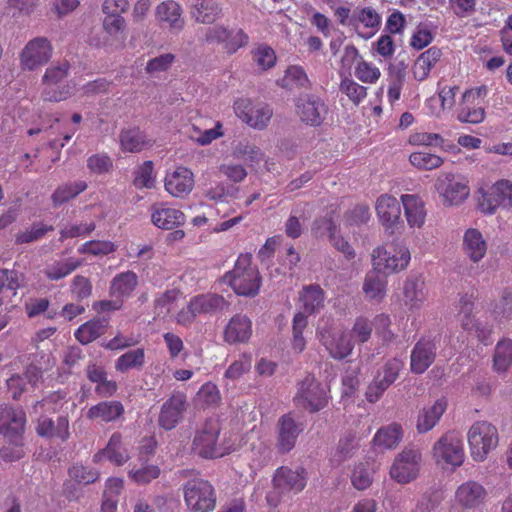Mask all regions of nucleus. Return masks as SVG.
I'll return each instance as SVG.
<instances>
[{
  "label": "nucleus",
  "instance_id": "f257e3e1",
  "mask_svg": "<svg viewBox=\"0 0 512 512\" xmlns=\"http://www.w3.org/2000/svg\"><path fill=\"white\" fill-rule=\"evenodd\" d=\"M224 280L240 296L254 297L259 293L261 276L257 267L251 266V255L241 254L232 271L225 274Z\"/></svg>",
  "mask_w": 512,
  "mask_h": 512
},
{
  "label": "nucleus",
  "instance_id": "f03ea898",
  "mask_svg": "<svg viewBox=\"0 0 512 512\" xmlns=\"http://www.w3.org/2000/svg\"><path fill=\"white\" fill-rule=\"evenodd\" d=\"M220 424L216 419H207L196 431L193 451L202 458H220L232 450V445L226 440L219 442Z\"/></svg>",
  "mask_w": 512,
  "mask_h": 512
},
{
  "label": "nucleus",
  "instance_id": "7ed1b4c3",
  "mask_svg": "<svg viewBox=\"0 0 512 512\" xmlns=\"http://www.w3.org/2000/svg\"><path fill=\"white\" fill-rule=\"evenodd\" d=\"M371 256L373 267L386 276L405 269L410 261L409 250L394 242L377 247Z\"/></svg>",
  "mask_w": 512,
  "mask_h": 512
},
{
  "label": "nucleus",
  "instance_id": "20e7f679",
  "mask_svg": "<svg viewBox=\"0 0 512 512\" xmlns=\"http://www.w3.org/2000/svg\"><path fill=\"white\" fill-rule=\"evenodd\" d=\"M467 439L470 447L471 457L478 462H482L487 455L498 445L497 428L489 422H475L467 433Z\"/></svg>",
  "mask_w": 512,
  "mask_h": 512
},
{
  "label": "nucleus",
  "instance_id": "39448f33",
  "mask_svg": "<svg viewBox=\"0 0 512 512\" xmlns=\"http://www.w3.org/2000/svg\"><path fill=\"white\" fill-rule=\"evenodd\" d=\"M69 70L70 64L67 61L46 69L42 79L45 86L42 97L45 101L59 102L71 94L72 87L66 82Z\"/></svg>",
  "mask_w": 512,
  "mask_h": 512
},
{
  "label": "nucleus",
  "instance_id": "423d86ee",
  "mask_svg": "<svg viewBox=\"0 0 512 512\" xmlns=\"http://www.w3.org/2000/svg\"><path fill=\"white\" fill-rule=\"evenodd\" d=\"M229 303L218 294H201L193 297L186 308L177 315V322L181 325L191 324L198 315L213 314L228 308Z\"/></svg>",
  "mask_w": 512,
  "mask_h": 512
},
{
  "label": "nucleus",
  "instance_id": "0eeeda50",
  "mask_svg": "<svg viewBox=\"0 0 512 512\" xmlns=\"http://www.w3.org/2000/svg\"><path fill=\"white\" fill-rule=\"evenodd\" d=\"M184 499L192 512H210L216 505L215 490L204 479L189 480L184 486Z\"/></svg>",
  "mask_w": 512,
  "mask_h": 512
},
{
  "label": "nucleus",
  "instance_id": "6e6552de",
  "mask_svg": "<svg viewBox=\"0 0 512 512\" xmlns=\"http://www.w3.org/2000/svg\"><path fill=\"white\" fill-rule=\"evenodd\" d=\"M432 454L438 465L460 467L464 462L461 438L454 431L445 433L435 442Z\"/></svg>",
  "mask_w": 512,
  "mask_h": 512
},
{
  "label": "nucleus",
  "instance_id": "1a4fd4ad",
  "mask_svg": "<svg viewBox=\"0 0 512 512\" xmlns=\"http://www.w3.org/2000/svg\"><path fill=\"white\" fill-rule=\"evenodd\" d=\"M294 401L298 406L314 413L327 405V395L314 375L307 374L299 383Z\"/></svg>",
  "mask_w": 512,
  "mask_h": 512
},
{
  "label": "nucleus",
  "instance_id": "9d476101",
  "mask_svg": "<svg viewBox=\"0 0 512 512\" xmlns=\"http://www.w3.org/2000/svg\"><path fill=\"white\" fill-rule=\"evenodd\" d=\"M403 362L398 358L387 360L377 371L373 381L367 387L365 396L368 402L375 403L382 394L396 381Z\"/></svg>",
  "mask_w": 512,
  "mask_h": 512
},
{
  "label": "nucleus",
  "instance_id": "9b49d317",
  "mask_svg": "<svg viewBox=\"0 0 512 512\" xmlns=\"http://www.w3.org/2000/svg\"><path fill=\"white\" fill-rule=\"evenodd\" d=\"M422 455L418 449L406 447L395 458L390 475L398 483L406 484L417 478Z\"/></svg>",
  "mask_w": 512,
  "mask_h": 512
},
{
  "label": "nucleus",
  "instance_id": "f8f14e48",
  "mask_svg": "<svg viewBox=\"0 0 512 512\" xmlns=\"http://www.w3.org/2000/svg\"><path fill=\"white\" fill-rule=\"evenodd\" d=\"M318 338L329 355L336 360L345 359L352 353L354 348V343L348 333L327 325L319 328Z\"/></svg>",
  "mask_w": 512,
  "mask_h": 512
},
{
  "label": "nucleus",
  "instance_id": "ddd939ff",
  "mask_svg": "<svg viewBox=\"0 0 512 512\" xmlns=\"http://www.w3.org/2000/svg\"><path fill=\"white\" fill-rule=\"evenodd\" d=\"M53 48L45 37L30 40L20 54L21 66L25 70H35L49 62Z\"/></svg>",
  "mask_w": 512,
  "mask_h": 512
},
{
  "label": "nucleus",
  "instance_id": "4468645a",
  "mask_svg": "<svg viewBox=\"0 0 512 512\" xmlns=\"http://www.w3.org/2000/svg\"><path fill=\"white\" fill-rule=\"evenodd\" d=\"M234 110L243 122L258 130L265 129L273 115V110L268 105L254 106L248 99L237 100Z\"/></svg>",
  "mask_w": 512,
  "mask_h": 512
},
{
  "label": "nucleus",
  "instance_id": "2eb2a0df",
  "mask_svg": "<svg viewBox=\"0 0 512 512\" xmlns=\"http://www.w3.org/2000/svg\"><path fill=\"white\" fill-rule=\"evenodd\" d=\"M306 482L307 472L301 466L295 469L282 466L276 470L273 476V485L279 494L289 492L297 494L305 488Z\"/></svg>",
  "mask_w": 512,
  "mask_h": 512
},
{
  "label": "nucleus",
  "instance_id": "dca6fc26",
  "mask_svg": "<svg viewBox=\"0 0 512 512\" xmlns=\"http://www.w3.org/2000/svg\"><path fill=\"white\" fill-rule=\"evenodd\" d=\"M295 107L301 121L310 126H319L327 114L325 103L313 94H301L296 99Z\"/></svg>",
  "mask_w": 512,
  "mask_h": 512
},
{
  "label": "nucleus",
  "instance_id": "f3484780",
  "mask_svg": "<svg viewBox=\"0 0 512 512\" xmlns=\"http://www.w3.org/2000/svg\"><path fill=\"white\" fill-rule=\"evenodd\" d=\"M512 207V182L500 180L496 182L479 202V207L486 214H493L498 207Z\"/></svg>",
  "mask_w": 512,
  "mask_h": 512
},
{
  "label": "nucleus",
  "instance_id": "a211bd4d",
  "mask_svg": "<svg viewBox=\"0 0 512 512\" xmlns=\"http://www.w3.org/2000/svg\"><path fill=\"white\" fill-rule=\"evenodd\" d=\"M187 409L185 394L174 392L171 397L162 405L158 423L165 430H171L181 421Z\"/></svg>",
  "mask_w": 512,
  "mask_h": 512
},
{
  "label": "nucleus",
  "instance_id": "6ab92c4d",
  "mask_svg": "<svg viewBox=\"0 0 512 512\" xmlns=\"http://www.w3.org/2000/svg\"><path fill=\"white\" fill-rule=\"evenodd\" d=\"M277 447L281 453H288L296 444L298 436L304 430L303 423L296 422L291 413L281 416L277 423Z\"/></svg>",
  "mask_w": 512,
  "mask_h": 512
},
{
  "label": "nucleus",
  "instance_id": "aec40b11",
  "mask_svg": "<svg viewBox=\"0 0 512 512\" xmlns=\"http://www.w3.org/2000/svg\"><path fill=\"white\" fill-rule=\"evenodd\" d=\"M436 355V344L432 340L420 339L411 351V372L414 374L424 373L433 364Z\"/></svg>",
  "mask_w": 512,
  "mask_h": 512
},
{
  "label": "nucleus",
  "instance_id": "412c9836",
  "mask_svg": "<svg viewBox=\"0 0 512 512\" xmlns=\"http://www.w3.org/2000/svg\"><path fill=\"white\" fill-rule=\"evenodd\" d=\"M437 189L448 205H459L469 195V188L465 184L456 181L452 174H445L440 177L437 181Z\"/></svg>",
  "mask_w": 512,
  "mask_h": 512
},
{
  "label": "nucleus",
  "instance_id": "4be33fe9",
  "mask_svg": "<svg viewBox=\"0 0 512 512\" xmlns=\"http://www.w3.org/2000/svg\"><path fill=\"white\" fill-rule=\"evenodd\" d=\"M193 186V173L185 167H178L165 178V189L174 197H185L192 191Z\"/></svg>",
  "mask_w": 512,
  "mask_h": 512
},
{
  "label": "nucleus",
  "instance_id": "5701e85b",
  "mask_svg": "<svg viewBox=\"0 0 512 512\" xmlns=\"http://www.w3.org/2000/svg\"><path fill=\"white\" fill-rule=\"evenodd\" d=\"M376 211L386 228L396 229L401 223V205L394 196L381 195L376 202Z\"/></svg>",
  "mask_w": 512,
  "mask_h": 512
},
{
  "label": "nucleus",
  "instance_id": "b1692460",
  "mask_svg": "<svg viewBox=\"0 0 512 512\" xmlns=\"http://www.w3.org/2000/svg\"><path fill=\"white\" fill-rule=\"evenodd\" d=\"M25 413L10 407H0V433L11 440L18 438L24 431Z\"/></svg>",
  "mask_w": 512,
  "mask_h": 512
},
{
  "label": "nucleus",
  "instance_id": "393cba45",
  "mask_svg": "<svg viewBox=\"0 0 512 512\" xmlns=\"http://www.w3.org/2000/svg\"><path fill=\"white\" fill-rule=\"evenodd\" d=\"M252 335V322L243 314L233 316L224 330V340L229 344L246 343Z\"/></svg>",
  "mask_w": 512,
  "mask_h": 512
},
{
  "label": "nucleus",
  "instance_id": "a878e982",
  "mask_svg": "<svg viewBox=\"0 0 512 512\" xmlns=\"http://www.w3.org/2000/svg\"><path fill=\"white\" fill-rule=\"evenodd\" d=\"M463 251L474 263H478L485 256L487 243L479 230L475 228L466 230L463 236Z\"/></svg>",
  "mask_w": 512,
  "mask_h": 512
},
{
  "label": "nucleus",
  "instance_id": "bb28decb",
  "mask_svg": "<svg viewBox=\"0 0 512 512\" xmlns=\"http://www.w3.org/2000/svg\"><path fill=\"white\" fill-rule=\"evenodd\" d=\"M446 407V401L438 399L433 405L421 409L416 424L418 433H426L433 429L445 412Z\"/></svg>",
  "mask_w": 512,
  "mask_h": 512
},
{
  "label": "nucleus",
  "instance_id": "cd10ccee",
  "mask_svg": "<svg viewBox=\"0 0 512 512\" xmlns=\"http://www.w3.org/2000/svg\"><path fill=\"white\" fill-rule=\"evenodd\" d=\"M486 491L475 481H468L459 486L456 491L457 501L466 508H475L483 503Z\"/></svg>",
  "mask_w": 512,
  "mask_h": 512
},
{
  "label": "nucleus",
  "instance_id": "c85d7f7f",
  "mask_svg": "<svg viewBox=\"0 0 512 512\" xmlns=\"http://www.w3.org/2000/svg\"><path fill=\"white\" fill-rule=\"evenodd\" d=\"M119 142L124 152L138 153L146 147L152 145V141L147 138L144 132L139 128H129L121 130L119 134Z\"/></svg>",
  "mask_w": 512,
  "mask_h": 512
},
{
  "label": "nucleus",
  "instance_id": "c756f323",
  "mask_svg": "<svg viewBox=\"0 0 512 512\" xmlns=\"http://www.w3.org/2000/svg\"><path fill=\"white\" fill-rule=\"evenodd\" d=\"M151 220L155 226L164 230H171L185 223V215L180 210L154 206Z\"/></svg>",
  "mask_w": 512,
  "mask_h": 512
},
{
  "label": "nucleus",
  "instance_id": "7c9ffc66",
  "mask_svg": "<svg viewBox=\"0 0 512 512\" xmlns=\"http://www.w3.org/2000/svg\"><path fill=\"white\" fill-rule=\"evenodd\" d=\"M124 414V407L119 401H103L89 408L87 418L113 422Z\"/></svg>",
  "mask_w": 512,
  "mask_h": 512
},
{
  "label": "nucleus",
  "instance_id": "2f4dec72",
  "mask_svg": "<svg viewBox=\"0 0 512 512\" xmlns=\"http://www.w3.org/2000/svg\"><path fill=\"white\" fill-rule=\"evenodd\" d=\"M38 435L42 437H57L66 441L69 436V420L66 416H59L56 420L44 418L38 423Z\"/></svg>",
  "mask_w": 512,
  "mask_h": 512
},
{
  "label": "nucleus",
  "instance_id": "473e14b6",
  "mask_svg": "<svg viewBox=\"0 0 512 512\" xmlns=\"http://www.w3.org/2000/svg\"><path fill=\"white\" fill-rule=\"evenodd\" d=\"M299 299L303 303L305 313H318L324 308L325 294L318 284L304 286L299 293Z\"/></svg>",
  "mask_w": 512,
  "mask_h": 512
},
{
  "label": "nucleus",
  "instance_id": "72a5a7b5",
  "mask_svg": "<svg viewBox=\"0 0 512 512\" xmlns=\"http://www.w3.org/2000/svg\"><path fill=\"white\" fill-rule=\"evenodd\" d=\"M401 201L409 226L420 228L426 216L423 202L417 196L410 194L402 195Z\"/></svg>",
  "mask_w": 512,
  "mask_h": 512
},
{
  "label": "nucleus",
  "instance_id": "f704fd0d",
  "mask_svg": "<svg viewBox=\"0 0 512 512\" xmlns=\"http://www.w3.org/2000/svg\"><path fill=\"white\" fill-rule=\"evenodd\" d=\"M386 275L381 271H377L374 267L373 270L366 274L363 292L365 296L371 300H381L385 296L386 290Z\"/></svg>",
  "mask_w": 512,
  "mask_h": 512
},
{
  "label": "nucleus",
  "instance_id": "c9c22d12",
  "mask_svg": "<svg viewBox=\"0 0 512 512\" xmlns=\"http://www.w3.org/2000/svg\"><path fill=\"white\" fill-rule=\"evenodd\" d=\"M108 327V319L95 318L82 324L75 332L76 339L86 345L103 335Z\"/></svg>",
  "mask_w": 512,
  "mask_h": 512
},
{
  "label": "nucleus",
  "instance_id": "e433bc0d",
  "mask_svg": "<svg viewBox=\"0 0 512 512\" xmlns=\"http://www.w3.org/2000/svg\"><path fill=\"white\" fill-rule=\"evenodd\" d=\"M442 56V51L437 47H431L423 52L415 61L413 67L414 77L419 80H425L431 68L439 61Z\"/></svg>",
  "mask_w": 512,
  "mask_h": 512
},
{
  "label": "nucleus",
  "instance_id": "4c0bfd02",
  "mask_svg": "<svg viewBox=\"0 0 512 512\" xmlns=\"http://www.w3.org/2000/svg\"><path fill=\"white\" fill-rule=\"evenodd\" d=\"M425 283L419 276L409 277L403 287L404 301L410 307H417L426 298Z\"/></svg>",
  "mask_w": 512,
  "mask_h": 512
},
{
  "label": "nucleus",
  "instance_id": "58836bf2",
  "mask_svg": "<svg viewBox=\"0 0 512 512\" xmlns=\"http://www.w3.org/2000/svg\"><path fill=\"white\" fill-rule=\"evenodd\" d=\"M220 13L221 8L215 0H197L191 10L192 17L203 24L213 23Z\"/></svg>",
  "mask_w": 512,
  "mask_h": 512
},
{
  "label": "nucleus",
  "instance_id": "ea45409f",
  "mask_svg": "<svg viewBox=\"0 0 512 512\" xmlns=\"http://www.w3.org/2000/svg\"><path fill=\"white\" fill-rule=\"evenodd\" d=\"M156 17L161 22L169 23L171 28L181 30L183 27V22L180 19L181 7L173 0L160 3L156 7Z\"/></svg>",
  "mask_w": 512,
  "mask_h": 512
},
{
  "label": "nucleus",
  "instance_id": "a19ab883",
  "mask_svg": "<svg viewBox=\"0 0 512 512\" xmlns=\"http://www.w3.org/2000/svg\"><path fill=\"white\" fill-rule=\"evenodd\" d=\"M402 428L394 423L378 430L374 436V445L383 449L395 448L402 438Z\"/></svg>",
  "mask_w": 512,
  "mask_h": 512
},
{
  "label": "nucleus",
  "instance_id": "79ce46f5",
  "mask_svg": "<svg viewBox=\"0 0 512 512\" xmlns=\"http://www.w3.org/2000/svg\"><path fill=\"white\" fill-rule=\"evenodd\" d=\"M138 285V276L133 271H126L116 275L110 286L114 296H129Z\"/></svg>",
  "mask_w": 512,
  "mask_h": 512
},
{
  "label": "nucleus",
  "instance_id": "37998d69",
  "mask_svg": "<svg viewBox=\"0 0 512 512\" xmlns=\"http://www.w3.org/2000/svg\"><path fill=\"white\" fill-rule=\"evenodd\" d=\"M87 188V184L83 181L74 183H65L60 185L51 195L54 207H59L70 199L75 198Z\"/></svg>",
  "mask_w": 512,
  "mask_h": 512
},
{
  "label": "nucleus",
  "instance_id": "c03bdc74",
  "mask_svg": "<svg viewBox=\"0 0 512 512\" xmlns=\"http://www.w3.org/2000/svg\"><path fill=\"white\" fill-rule=\"evenodd\" d=\"M322 224L327 230L330 243L334 248L343 253L347 259H352L355 256L354 249L341 235L337 234L335 223L331 219H322Z\"/></svg>",
  "mask_w": 512,
  "mask_h": 512
},
{
  "label": "nucleus",
  "instance_id": "a18cd8bd",
  "mask_svg": "<svg viewBox=\"0 0 512 512\" xmlns=\"http://www.w3.org/2000/svg\"><path fill=\"white\" fill-rule=\"evenodd\" d=\"M493 363L497 372H505L512 365V340H502L497 343Z\"/></svg>",
  "mask_w": 512,
  "mask_h": 512
},
{
  "label": "nucleus",
  "instance_id": "49530a36",
  "mask_svg": "<svg viewBox=\"0 0 512 512\" xmlns=\"http://www.w3.org/2000/svg\"><path fill=\"white\" fill-rule=\"evenodd\" d=\"M82 262L74 258H67L54 263L45 270V275L52 281H58L81 266Z\"/></svg>",
  "mask_w": 512,
  "mask_h": 512
},
{
  "label": "nucleus",
  "instance_id": "de8ad7c7",
  "mask_svg": "<svg viewBox=\"0 0 512 512\" xmlns=\"http://www.w3.org/2000/svg\"><path fill=\"white\" fill-rule=\"evenodd\" d=\"M144 358L145 354L142 348L128 351L117 359L115 369L124 373L132 368H141L144 365Z\"/></svg>",
  "mask_w": 512,
  "mask_h": 512
},
{
  "label": "nucleus",
  "instance_id": "09e8293b",
  "mask_svg": "<svg viewBox=\"0 0 512 512\" xmlns=\"http://www.w3.org/2000/svg\"><path fill=\"white\" fill-rule=\"evenodd\" d=\"M308 83V77L302 67L290 66L279 85L287 90H292L295 87H306Z\"/></svg>",
  "mask_w": 512,
  "mask_h": 512
},
{
  "label": "nucleus",
  "instance_id": "8fccbe9b",
  "mask_svg": "<svg viewBox=\"0 0 512 512\" xmlns=\"http://www.w3.org/2000/svg\"><path fill=\"white\" fill-rule=\"evenodd\" d=\"M68 474L71 479H73L78 484L89 485L96 482L100 473L98 470L94 468H90L88 466H84L81 463H76L71 466L68 470Z\"/></svg>",
  "mask_w": 512,
  "mask_h": 512
},
{
  "label": "nucleus",
  "instance_id": "3c124183",
  "mask_svg": "<svg viewBox=\"0 0 512 512\" xmlns=\"http://www.w3.org/2000/svg\"><path fill=\"white\" fill-rule=\"evenodd\" d=\"M410 163L420 170H432L440 167L443 159L428 152H414L409 156Z\"/></svg>",
  "mask_w": 512,
  "mask_h": 512
},
{
  "label": "nucleus",
  "instance_id": "603ef678",
  "mask_svg": "<svg viewBox=\"0 0 512 512\" xmlns=\"http://www.w3.org/2000/svg\"><path fill=\"white\" fill-rule=\"evenodd\" d=\"M117 246L111 241L91 240L81 245L79 252L94 256H105L113 253Z\"/></svg>",
  "mask_w": 512,
  "mask_h": 512
},
{
  "label": "nucleus",
  "instance_id": "864d4df0",
  "mask_svg": "<svg viewBox=\"0 0 512 512\" xmlns=\"http://www.w3.org/2000/svg\"><path fill=\"white\" fill-rule=\"evenodd\" d=\"M107 459L116 465H122L128 460V454L121 449V435L113 434L105 447Z\"/></svg>",
  "mask_w": 512,
  "mask_h": 512
},
{
  "label": "nucleus",
  "instance_id": "5fc2aeb1",
  "mask_svg": "<svg viewBox=\"0 0 512 512\" xmlns=\"http://www.w3.org/2000/svg\"><path fill=\"white\" fill-rule=\"evenodd\" d=\"M307 317L304 313L299 312L297 313L293 318V326H292V332H293V341L292 346L293 349L302 352L305 348V339L303 337V331L307 326Z\"/></svg>",
  "mask_w": 512,
  "mask_h": 512
},
{
  "label": "nucleus",
  "instance_id": "6e6d98bb",
  "mask_svg": "<svg viewBox=\"0 0 512 512\" xmlns=\"http://www.w3.org/2000/svg\"><path fill=\"white\" fill-rule=\"evenodd\" d=\"M54 227L51 225H43L40 223L33 224L30 229L19 232L16 235L15 242L17 244L30 243L41 239L47 232L53 231Z\"/></svg>",
  "mask_w": 512,
  "mask_h": 512
},
{
  "label": "nucleus",
  "instance_id": "4d7b16f0",
  "mask_svg": "<svg viewBox=\"0 0 512 512\" xmlns=\"http://www.w3.org/2000/svg\"><path fill=\"white\" fill-rule=\"evenodd\" d=\"M351 482L358 490H364L371 485L372 469L367 463H360L355 466L351 475Z\"/></svg>",
  "mask_w": 512,
  "mask_h": 512
},
{
  "label": "nucleus",
  "instance_id": "13d9d810",
  "mask_svg": "<svg viewBox=\"0 0 512 512\" xmlns=\"http://www.w3.org/2000/svg\"><path fill=\"white\" fill-rule=\"evenodd\" d=\"M340 90L346 94L354 104H359L366 97V87L359 85L350 79L342 80Z\"/></svg>",
  "mask_w": 512,
  "mask_h": 512
},
{
  "label": "nucleus",
  "instance_id": "bf43d9fd",
  "mask_svg": "<svg viewBox=\"0 0 512 512\" xmlns=\"http://www.w3.org/2000/svg\"><path fill=\"white\" fill-rule=\"evenodd\" d=\"M474 309L473 296L469 294H463L459 298V313L462 315L461 325L463 329H469L472 327V312Z\"/></svg>",
  "mask_w": 512,
  "mask_h": 512
},
{
  "label": "nucleus",
  "instance_id": "052dcab7",
  "mask_svg": "<svg viewBox=\"0 0 512 512\" xmlns=\"http://www.w3.org/2000/svg\"><path fill=\"white\" fill-rule=\"evenodd\" d=\"M71 293L78 301L90 297L92 293L90 280L82 275L75 276L71 284Z\"/></svg>",
  "mask_w": 512,
  "mask_h": 512
},
{
  "label": "nucleus",
  "instance_id": "680f3d73",
  "mask_svg": "<svg viewBox=\"0 0 512 512\" xmlns=\"http://www.w3.org/2000/svg\"><path fill=\"white\" fill-rule=\"evenodd\" d=\"M153 162L145 161L137 170L134 178V185L137 188H152L153 187Z\"/></svg>",
  "mask_w": 512,
  "mask_h": 512
},
{
  "label": "nucleus",
  "instance_id": "e2e57ef3",
  "mask_svg": "<svg viewBox=\"0 0 512 512\" xmlns=\"http://www.w3.org/2000/svg\"><path fill=\"white\" fill-rule=\"evenodd\" d=\"M235 153L239 158L246 163H249L251 166L258 164L263 159V153L255 145H239L236 148Z\"/></svg>",
  "mask_w": 512,
  "mask_h": 512
},
{
  "label": "nucleus",
  "instance_id": "0e129e2a",
  "mask_svg": "<svg viewBox=\"0 0 512 512\" xmlns=\"http://www.w3.org/2000/svg\"><path fill=\"white\" fill-rule=\"evenodd\" d=\"M125 26V19L118 12H110L103 21L104 30L111 36L122 32Z\"/></svg>",
  "mask_w": 512,
  "mask_h": 512
},
{
  "label": "nucleus",
  "instance_id": "69168bd1",
  "mask_svg": "<svg viewBox=\"0 0 512 512\" xmlns=\"http://www.w3.org/2000/svg\"><path fill=\"white\" fill-rule=\"evenodd\" d=\"M355 449V435L347 433L338 443V447L335 453L336 460L343 462L351 457L353 450Z\"/></svg>",
  "mask_w": 512,
  "mask_h": 512
},
{
  "label": "nucleus",
  "instance_id": "338daca9",
  "mask_svg": "<svg viewBox=\"0 0 512 512\" xmlns=\"http://www.w3.org/2000/svg\"><path fill=\"white\" fill-rule=\"evenodd\" d=\"M391 324L390 318L387 315L380 314L373 319L374 329L383 342L389 343L394 338V334L389 329Z\"/></svg>",
  "mask_w": 512,
  "mask_h": 512
},
{
  "label": "nucleus",
  "instance_id": "774afa93",
  "mask_svg": "<svg viewBox=\"0 0 512 512\" xmlns=\"http://www.w3.org/2000/svg\"><path fill=\"white\" fill-rule=\"evenodd\" d=\"M493 312L497 317L512 318V293L510 291L504 290L502 292L501 299L495 305Z\"/></svg>",
  "mask_w": 512,
  "mask_h": 512
}]
</instances>
